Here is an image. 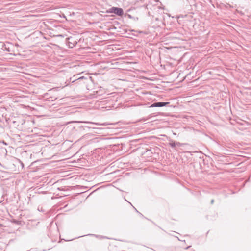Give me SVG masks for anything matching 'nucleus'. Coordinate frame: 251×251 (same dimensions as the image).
<instances>
[{
	"mask_svg": "<svg viewBox=\"0 0 251 251\" xmlns=\"http://www.w3.org/2000/svg\"><path fill=\"white\" fill-rule=\"evenodd\" d=\"M108 13H114L118 16H121L123 15V10L121 8L112 7L107 11Z\"/></svg>",
	"mask_w": 251,
	"mask_h": 251,
	"instance_id": "nucleus-1",
	"label": "nucleus"
},
{
	"mask_svg": "<svg viewBox=\"0 0 251 251\" xmlns=\"http://www.w3.org/2000/svg\"><path fill=\"white\" fill-rule=\"evenodd\" d=\"M85 236L95 237L96 238H98L99 239H107L116 240H118V241H123V242H125V241L124 240H120V239L117 240V239H115V238H110V237H107V236H103V235H97V234H87L86 235L80 236L77 237L76 238H80V237H84Z\"/></svg>",
	"mask_w": 251,
	"mask_h": 251,
	"instance_id": "nucleus-2",
	"label": "nucleus"
},
{
	"mask_svg": "<svg viewBox=\"0 0 251 251\" xmlns=\"http://www.w3.org/2000/svg\"><path fill=\"white\" fill-rule=\"evenodd\" d=\"M170 103L169 102H157L152 104L150 107H160L167 106Z\"/></svg>",
	"mask_w": 251,
	"mask_h": 251,
	"instance_id": "nucleus-3",
	"label": "nucleus"
},
{
	"mask_svg": "<svg viewBox=\"0 0 251 251\" xmlns=\"http://www.w3.org/2000/svg\"><path fill=\"white\" fill-rule=\"evenodd\" d=\"M84 158H79L77 159V162L76 161V160H73V161H71L70 162V163H72L73 165H71V166H76V163H81L83 161H82V159H84Z\"/></svg>",
	"mask_w": 251,
	"mask_h": 251,
	"instance_id": "nucleus-4",
	"label": "nucleus"
},
{
	"mask_svg": "<svg viewBox=\"0 0 251 251\" xmlns=\"http://www.w3.org/2000/svg\"><path fill=\"white\" fill-rule=\"evenodd\" d=\"M79 123H90V124H93V125H107V124H100V123H94V122H87V121H80V122H78Z\"/></svg>",
	"mask_w": 251,
	"mask_h": 251,
	"instance_id": "nucleus-5",
	"label": "nucleus"
},
{
	"mask_svg": "<svg viewBox=\"0 0 251 251\" xmlns=\"http://www.w3.org/2000/svg\"><path fill=\"white\" fill-rule=\"evenodd\" d=\"M103 150L102 149H96L94 151V152L93 153L94 154H97V153H100V151H103Z\"/></svg>",
	"mask_w": 251,
	"mask_h": 251,
	"instance_id": "nucleus-6",
	"label": "nucleus"
},
{
	"mask_svg": "<svg viewBox=\"0 0 251 251\" xmlns=\"http://www.w3.org/2000/svg\"><path fill=\"white\" fill-rule=\"evenodd\" d=\"M1 152L3 153L4 154L6 155L7 150L5 148H1Z\"/></svg>",
	"mask_w": 251,
	"mask_h": 251,
	"instance_id": "nucleus-7",
	"label": "nucleus"
},
{
	"mask_svg": "<svg viewBox=\"0 0 251 251\" xmlns=\"http://www.w3.org/2000/svg\"><path fill=\"white\" fill-rule=\"evenodd\" d=\"M13 222L16 224H17V225H20L21 224V221H18V220H14Z\"/></svg>",
	"mask_w": 251,
	"mask_h": 251,
	"instance_id": "nucleus-8",
	"label": "nucleus"
},
{
	"mask_svg": "<svg viewBox=\"0 0 251 251\" xmlns=\"http://www.w3.org/2000/svg\"><path fill=\"white\" fill-rule=\"evenodd\" d=\"M170 146L174 148V147H176V143L175 142H171L170 143Z\"/></svg>",
	"mask_w": 251,
	"mask_h": 251,
	"instance_id": "nucleus-9",
	"label": "nucleus"
},
{
	"mask_svg": "<svg viewBox=\"0 0 251 251\" xmlns=\"http://www.w3.org/2000/svg\"><path fill=\"white\" fill-rule=\"evenodd\" d=\"M0 144H3V145H7V144L4 141H0Z\"/></svg>",
	"mask_w": 251,
	"mask_h": 251,
	"instance_id": "nucleus-10",
	"label": "nucleus"
},
{
	"mask_svg": "<svg viewBox=\"0 0 251 251\" xmlns=\"http://www.w3.org/2000/svg\"><path fill=\"white\" fill-rule=\"evenodd\" d=\"M200 158L202 160V161H203L204 164L206 163V159H207V158H205V159L204 158Z\"/></svg>",
	"mask_w": 251,
	"mask_h": 251,
	"instance_id": "nucleus-11",
	"label": "nucleus"
},
{
	"mask_svg": "<svg viewBox=\"0 0 251 251\" xmlns=\"http://www.w3.org/2000/svg\"><path fill=\"white\" fill-rule=\"evenodd\" d=\"M139 214L141 215V217L146 218L142 213H139Z\"/></svg>",
	"mask_w": 251,
	"mask_h": 251,
	"instance_id": "nucleus-12",
	"label": "nucleus"
},
{
	"mask_svg": "<svg viewBox=\"0 0 251 251\" xmlns=\"http://www.w3.org/2000/svg\"><path fill=\"white\" fill-rule=\"evenodd\" d=\"M191 247V246H188V247H186V248H185V250H188V249H189Z\"/></svg>",
	"mask_w": 251,
	"mask_h": 251,
	"instance_id": "nucleus-13",
	"label": "nucleus"
},
{
	"mask_svg": "<svg viewBox=\"0 0 251 251\" xmlns=\"http://www.w3.org/2000/svg\"><path fill=\"white\" fill-rule=\"evenodd\" d=\"M214 202V200L213 199L211 200V204H213Z\"/></svg>",
	"mask_w": 251,
	"mask_h": 251,
	"instance_id": "nucleus-14",
	"label": "nucleus"
},
{
	"mask_svg": "<svg viewBox=\"0 0 251 251\" xmlns=\"http://www.w3.org/2000/svg\"><path fill=\"white\" fill-rule=\"evenodd\" d=\"M134 207V208L135 209V211H136L137 213H138L139 214V213H140V212H139V211H138L136 209V208H135L134 207Z\"/></svg>",
	"mask_w": 251,
	"mask_h": 251,
	"instance_id": "nucleus-15",
	"label": "nucleus"
},
{
	"mask_svg": "<svg viewBox=\"0 0 251 251\" xmlns=\"http://www.w3.org/2000/svg\"><path fill=\"white\" fill-rule=\"evenodd\" d=\"M237 156H238V157H246L245 156H244V155H237Z\"/></svg>",
	"mask_w": 251,
	"mask_h": 251,
	"instance_id": "nucleus-16",
	"label": "nucleus"
},
{
	"mask_svg": "<svg viewBox=\"0 0 251 251\" xmlns=\"http://www.w3.org/2000/svg\"><path fill=\"white\" fill-rule=\"evenodd\" d=\"M176 237L177 238L178 240H179V241H181V240H180V239L178 238V237Z\"/></svg>",
	"mask_w": 251,
	"mask_h": 251,
	"instance_id": "nucleus-17",
	"label": "nucleus"
},
{
	"mask_svg": "<svg viewBox=\"0 0 251 251\" xmlns=\"http://www.w3.org/2000/svg\"><path fill=\"white\" fill-rule=\"evenodd\" d=\"M208 158V159H211L212 160H212V158L209 157V158Z\"/></svg>",
	"mask_w": 251,
	"mask_h": 251,
	"instance_id": "nucleus-18",
	"label": "nucleus"
},
{
	"mask_svg": "<svg viewBox=\"0 0 251 251\" xmlns=\"http://www.w3.org/2000/svg\"><path fill=\"white\" fill-rule=\"evenodd\" d=\"M0 226H3L2 225H0Z\"/></svg>",
	"mask_w": 251,
	"mask_h": 251,
	"instance_id": "nucleus-19",
	"label": "nucleus"
}]
</instances>
